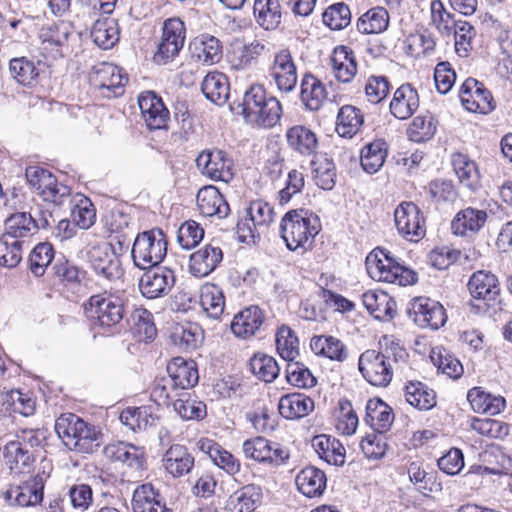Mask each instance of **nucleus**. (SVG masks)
Returning a JSON list of instances; mask_svg holds the SVG:
<instances>
[{
    "mask_svg": "<svg viewBox=\"0 0 512 512\" xmlns=\"http://www.w3.org/2000/svg\"><path fill=\"white\" fill-rule=\"evenodd\" d=\"M408 357L405 348L398 342L391 341L383 351L368 349L358 360V367L363 378L372 386L387 387L393 378V363L404 362Z\"/></svg>",
    "mask_w": 512,
    "mask_h": 512,
    "instance_id": "f257e3e1",
    "label": "nucleus"
},
{
    "mask_svg": "<svg viewBox=\"0 0 512 512\" xmlns=\"http://www.w3.org/2000/svg\"><path fill=\"white\" fill-rule=\"evenodd\" d=\"M84 312L95 333L110 335L119 331L125 308L118 296L105 292L92 295L84 304Z\"/></svg>",
    "mask_w": 512,
    "mask_h": 512,
    "instance_id": "f03ea898",
    "label": "nucleus"
},
{
    "mask_svg": "<svg viewBox=\"0 0 512 512\" xmlns=\"http://www.w3.org/2000/svg\"><path fill=\"white\" fill-rule=\"evenodd\" d=\"M321 230L319 217L309 210H291L280 223V235L291 251L310 249Z\"/></svg>",
    "mask_w": 512,
    "mask_h": 512,
    "instance_id": "7ed1b4c3",
    "label": "nucleus"
},
{
    "mask_svg": "<svg viewBox=\"0 0 512 512\" xmlns=\"http://www.w3.org/2000/svg\"><path fill=\"white\" fill-rule=\"evenodd\" d=\"M242 114L247 123L261 128H272L280 121L282 106L262 85H252L244 93Z\"/></svg>",
    "mask_w": 512,
    "mask_h": 512,
    "instance_id": "20e7f679",
    "label": "nucleus"
},
{
    "mask_svg": "<svg viewBox=\"0 0 512 512\" xmlns=\"http://www.w3.org/2000/svg\"><path fill=\"white\" fill-rule=\"evenodd\" d=\"M55 431L69 450L88 454L99 447L100 431L75 414L59 416L55 422Z\"/></svg>",
    "mask_w": 512,
    "mask_h": 512,
    "instance_id": "39448f33",
    "label": "nucleus"
},
{
    "mask_svg": "<svg viewBox=\"0 0 512 512\" xmlns=\"http://www.w3.org/2000/svg\"><path fill=\"white\" fill-rule=\"evenodd\" d=\"M365 265L369 276L378 282L406 286L417 281V274L413 270L401 265L389 252L382 249L370 252Z\"/></svg>",
    "mask_w": 512,
    "mask_h": 512,
    "instance_id": "423d86ee",
    "label": "nucleus"
},
{
    "mask_svg": "<svg viewBox=\"0 0 512 512\" xmlns=\"http://www.w3.org/2000/svg\"><path fill=\"white\" fill-rule=\"evenodd\" d=\"M39 50L46 59L58 60L72 52L77 35L69 22L43 25L38 31Z\"/></svg>",
    "mask_w": 512,
    "mask_h": 512,
    "instance_id": "0eeeda50",
    "label": "nucleus"
},
{
    "mask_svg": "<svg viewBox=\"0 0 512 512\" xmlns=\"http://www.w3.org/2000/svg\"><path fill=\"white\" fill-rule=\"evenodd\" d=\"M167 253L166 236L161 229H151L139 233L134 240L131 256L140 269L156 267Z\"/></svg>",
    "mask_w": 512,
    "mask_h": 512,
    "instance_id": "6e6552de",
    "label": "nucleus"
},
{
    "mask_svg": "<svg viewBox=\"0 0 512 512\" xmlns=\"http://www.w3.org/2000/svg\"><path fill=\"white\" fill-rule=\"evenodd\" d=\"M25 177L28 184L34 188L44 201L55 205H63L70 197V188L47 169L39 166L26 168Z\"/></svg>",
    "mask_w": 512,
    "mask_h": 512,
    "instance_id": "1a4fd4ad",
    "label": "nucleus"
},
{
    "mask_svg": "<svg viewBox=\"0 0 512 512\" xmlns=\"http://www.w3.org/2000/svg\"><path fill=\"white\" fill-rule=\"evenodd\" d=\"M267 79L280 93L289 94L298 82L297 66L289 49L277 51L267 68Z\"/></svg>",
    "mask_w": 512,
    "mask_h": 512,
    "instance_id": "9d476101",
    "label": "nucleus"
},
{
    "mask_svg": "<svg viewBox=\"0 0 512 512\" xmlns=\"http://www.w3.org/2000/svg\"><path fill=\"white\" fill-rule=\"evenodd\" d=\"M88 262L97 277L114 282L122 278L121 261L110 243L101 242L88 250Z\"/></svg>",
    "mask_w": 512,
    "mask_h": 512,
    "instance_id": "9b49d317",
    "label": "nucleus"
},
{
    "mask_svg": "<svg viewBox=\"0 0 512 512\" xmlns=\"http://www.w3.org/2000/svg\"><path fill=\"white\" fill-rule=\"evenodd\" d=\"M242 451L246 458L274 467L285 465L290 458L288 448L262 436L245 440Z\"/></svg>",
    "mask_w": 512,
    "mask_h": 512,
    "instance_id": "f8f14e48",
    "label": "nucleus"
},
{
    "mask_svg": "<svg viewBox=\"0 0 512 512\" xmlns=\"http://www.w3.org/2000/svg\"><path fill=\"white\" fill-rule=\"evenodd\" d=\"M186 39V28L180 18H169L164 21L162 37L154 55L157 64H166L178 56Z\"/></svg>",
    "mask_w": 512,
    "mask_h": 512,
    "instance_id": "ddd939ff",
    "label": "nucleus"
},
{
    "mask_svg": "<svg viewBox=\"0 0 512 512\" xmlns=\"http://www.w3.org/2000/svg\"><path fill=\"white\" fill-rule=\"evenodd\" d=\"M394 221L398 233L406 240L418 242L426 234L425 218L413 202H402L394 211Z\"/></svg>",
    "mask_w": 512,
    "mask_h": 512,
    "instance_id": "4468645a",
    "label": "nucleus"
},
{
    "mask_svg": "<svg viewBox=\"0 0 512 512\" xmlns=\"http://www.w3.org/2000/svg\"><path fill=\"white\" fill-rule=\"evenodd\" d=\"M90 81L103 95L117 97L123 93L128 75L121 67L103 62L93 67Z\"/></svg>",
    "mask_w": 512,
    "mask_h": 512,
    "instance_id": "2eb2a0df",
    "label": "nucleus"
},
{
    "mask_svg": "<svg viewBox=\"0 0 512 512\" xmlns=\"http://www.w3.org/2000/svg\"><path fill=\"white\" fill-rule=\"evenodd\" d=\"M459 98L463 107L469 112L488 114L495 108L490 91L474 78H467L462 83Z\"/></svg>",
    "mask_w": 512,
    "mask_h": 512,
    "instance_id": "dca6fc26",
    "label": "nucleus"
},
{
    "mask_svg": "<svg viewBox=\"0 0 512 512\" xmlns=\"http://www.w3.org/2000/svg\"><path fill=\"white\" fill-rule=\"evenodd\" d=\"M467 287L472 299L483 302L487 308L499 302L500 283L497 276L490 271L474 272L469 278Z\"/></svg>",
    "mask_w": 512,
    "mask_h": 512,
    "instance_id": "f3484780",
    "label": "nucleus"
},
{
    "mask_svg": "<svg viewBox=\"0 0 512 512\" xmlns=\"http://www.w3.org/2000/svg\"><path fill=\"white\" fill-rule=\"evenodd\" d=\"M142 118L149 130L167 129L170 112L161 97L154 91H144L138 96Z\"/></svg>",
    "mask_w": 512,
    "mask_h": 512,
    "instance_id": "a211bd4d",
    "label": "nucleus"
},
{
    "mask_svg": "<svg viewBox=\"0 0 512 512\" xmlns=\"http://www.w3.org/2000/svg\"><path fill=\"white\" fill-rule=\"evenodd\" d=\"M409 313L413 321L422 328L436 330L447 321L444 307L430 298L419 297L414 299Z\"/></svg>",
    "mask_w": 512,
    "mask_h": 512,
    "instance_id": "6ab92c4d",
    "label": "nucleus"
},
{
    "mask_svg": "<svg viewBox=\"0 0 512 512\" xmlns=\"http://www.w3.org/2000/svg\"><path fill=\"white\" fill-rule=\"evenodd\" d=\"M141 276L139 289L147 299H156L167 295L175 284L172 270L165 267H152Z\"/></svg>",
    "mask_w": 512,
    "mask_h": 512,
    "instance_id": "aec40b11",
    "label": "nucleus"
},
{
    "mask_svg": "<svg viewBox=\"0 0 512 512\" xmlns=\"http://www.w3.org/2000/svg\"><path fill=\"white\" fill-rule=\"evenodd\" d=\"M196 164L204 175L214 181L228 183L233 178V161L222 150L203 151Z\"/></svg>",
    "mask_w": 512,
    "mask_h": 512,
    "instance_id": "412c9836",
    "label": "nucleus"
},
{
    "mask_svg": "<svg viewBox=\"0 0 512 512\" xmlns=\"http://www.w3.org/2000/svg\"><path fill=\"white\" fill-rule=\"evenodd\" d=\"M103 454L108 460L119 462L132 470L141 471L145 468L146 452L144 447L128 442H114L104 447Z\"/></svg>",
    "mask_w": 512,
    "mask_h": 512,
    "instance_id": "4be33fe9",
    "label": "nucleus"
},
{
    "mask_svg": "<svg viewBox=\"0 0 512 512\" xmlns=\"http://www.w3.org/2000/svg\"><path fill=\"white\" fill-rule=\"evenodd\" d=\"M4 498L9 505L27 507L35 506L42 501L43 483L39 477H33L21 485L8 489Z\"/></svg>",
    "mask_w": 512,
    "mask_h": 512,
    "instance_id": "5701e85b",
    "label": "nucleus"
},
{
    "mask_svg": "<svg viewBox=\"0 0 512 512\" xmlns=\"http://www.w3.org/2000/svg\"><path fill=\"white\" fill-rule=\"evenodd\" d=\"M222 259L223 252L219 246L206 244L190 255L189 271L195 277H205L217 268Z\"/></svg>",
    "mask_w": 512,
    "mask_h": 512,
    "instance_id": "b1692460",
    "label": "nucleus"
},
{
    "mask_svg": "<svg viewBox=\"0 0 512 512\" xmlns=\"http://www.w3.org/2000/svg\"><path fill=\"white\" fill-rule=\"evenodd\" d=\"M288 147L295 153L310 157L318 149V137L316 133L305 125H293L285 133Z\"/></svg>",
    "mask_w": 512,
    "mask_h": 512,
    "instance_id": "393cba45",
    "label": "nucleus"
},
{
    "mask_svg": "<svg viewBox=\"0 0 512 512\" xmlns=\"http://www.w3.org/2000/svg\"><path fill=\"white\" fill-rule=\"evenodd\" d=\"M335 78L344 84L350 83L357 74L358 63L354 51L348 46H337L330 57Z\"/></svg>",
    "mask_w": 512,
    "mask_h": 512,
    "instance_id": "a878e982",
    "label": "nucleus"
},
{
    "mask_svg": "<svg viewBox=\"0 0 512 512\" xmlns=\"http://www.w3.org/2000/svg\"><path fill=\"white\" fill-rule=\"evenodd\" d=\"M198 210L203 216H217L219 219L225 218L230 212V208L220 191L212 185L204 186L199 189L196 195Z\"/></svg>",
    "mask_w": 512,
    "mask_h": 512,
    "instance_id": "bb28decb",
    "label": "nucleus"
},
{
    "mask_svg": "<svg viewBox=\"0 0 512 512\" xmlns=\"http://www.w3.org/2000/svg\"><path fill=\"white\" fill-rule=\"evenodd\" d=\"M133 512H173L166 506L164 498L151 483L138 486L132 497Z\"/></svg>",
    "mask_w": 512,
    "mask_h": 512,
    "instance_id": "cd10ccee",
    "label": "nucleus"
},
{
    "mask_svg": "<svg viewBox=\"0 0 512 512\" xmlns=\"http://www.w3.org/2000/svg\"><path fill=\"white\" fill-rule=\"evenodd\" d=\"M133 512H173L166 506L164 498L151 483L138 486L132 497Z\"/></svg>",
    "mask_w": 512,
    "mask_h": 512,
    "instance_id": "c85d7f7f",
    "label": "nucleus"
},
{
    "mask_svg": "<svg viewBox=\"0 0 512 512\" xmlns=\"http://www.w3.org/2000/svg\"><path fill=\"white\" fill-rule=\"evenodd\" d=\"M418 107L419 95L410 83L402 84L395 90L389 105L391 114L400 120L410 118Z\"/></svg>",
    "mask_w": 512,
    "mask_h": 512,
    "instance_id": "c756f323",
    "label": "nucleus"
},
{
    "mask_svg": "<svg viewBox=\"0 0 512 512\" xmlns=\"http://www.w3.org/2000/svg\"><path fill=\"white\" fill-rule=\"evenodd\" d=\"M162 466L173 478H180L192 470L194 457L185 446L175 444L164 453Z\"/></svg>",
    "mask_w": 512,
    "mask_h": 512,
    "instance_id": "7c9ffc66",
    "label": "nucleus"
},
{
    "mask_svg": "<svg viewBox=\"0 0 512 512\" xmlns=\"http://www.w3.org/2000/svg\"><path fill=\"white\" fill-rule=\"evenodd\" d=\"M192 56L203 65H214L223 57V47L220 40L209 34L195 37L190 43Z\"/></svg>",
    "mask_w": 512,
    "mask_h": 512,
    "instance_id": "2f4dec72",
    "label": "nucleus"
},
{
    "mask_svg": "<svg viewBox=\"0 0 512 512\" xmlns=\"http://www.w3.org/2000/svg\"><path fill=\"white\" fill-rule=\"evenodd\" d=\"M485 210L467 207L460 210L451 222V229L455 235L467 236L478 233L487 221Z\"/></svg>",
    "mask_w": 512,
    "mask_h": 512,
    "instance_id": "473e14b6",
    "label": "nucleus"
},
{
    "mask_svg": "<svg viewBox=\"0 0 512 512\" xmlns=\"http://www.w3.org/2000/svg\"><path fill=\"white\" fill-rule=\"evenodd\" d=\"M362 303L367 311L378 320L390 319L396 314V302L384 291H366L362 295Z\"/></svg>",
    "mask_w": 512,
    "mask_h": 512,
    "instance_id": "72a5a7b5",
    "label": "nucleus"
},
{
    "mask_svg": "<svg viewBox=\"0 0 512 512\" xmlns=\"http://www.w3.org/2000/svg\"><path fill=\"white\" fill-rule=\"evenodd\" d=\"M264 322L262 310L257 306H250L235 315L231 330L239 338H249L260 329Z\"/></svg>",
    "mask_w": 512,
    "mask_h": 512,
    "instance_id": "f704fd0d",
    "label": "nucleus"
},
{
    "mask_svg": "<svg viewBox=\"0 0 512 512\" xmlns=\"http://www.w3.org/2000/svg\"><path fill=\"white\" fill-rule=\"evenodd\" d=\"M365 421L373 429V433L384 435L393 424L394 413L381 399H370L366 404Z\"/></svg>",
    "mask_w": 512,
    "mask_h": 512,
    "instance_id": "c9c22d12",
    "label": "nucleus"
},
{
    "mask_svg": "<svg viewBox=\"0 0 512 512\" xmlns=\"http://www.w3.org/2000/svg\"><path fill=\"white\" fill-rule=\"evenodd\" d=\"M312 447L318 456L330 465L342 466L345 463L343 444L330 435H317L312 439Z\"/></svg>",
    "mask_w": 512,
    "mask_h": 512,
    "instance_id": "e433bc0d",
    "label": "nucleus"
},
{
    "mask_svg": "<svg viewBox=\"0 0 512 512\" xmlns=\"http://www.w3.org/2000/svg\"><path fill=\"white\" fill-rule=\"evenodd\" d=\"M278 410L286 419H300L314 410V401L303 393H291L280 398Z\"/></svg>",
    "mask_w": 512,
    "mask_h": 512,
    "instance_id": "4c0bfd02",
    "label": "nucleus"
},
{
    "mask_svg": "<svg viewBox=\"0 0 512 512\" xmlns=\"http://www.w3.org/2000/svg\"><path fill=\"white\" fill-rule=\"evenodd\" d=\"M37 233L35 217L30 212H15L4 223V233L13 240L29 238Z\"/></svg>",
    "mask_w": 512,
    "mask_h": 512,
    "instance_id": "58836bf2",
    "label": "nucleus"
},
{
    "mask_svg": "<svg viewBox=\"0 0 512 512\" xmlns=\"http://www.w3.org/2000/svg\"><path fill=\"white\" fill-rule=\"evenodd\" d=\"M364 124L362 111L353 105H343L336 117L335 131L340 137L351 139Z\"/></svg>",
    "mask_w": 512,
    "mask_h": 512,
    "instance_id": "ea45409f",
    "label": "nucleus"
},
{
    "mask_svg": "<svg viewBox=\"0 0 512 512\" xmlns=\"http://www.w3.org/2000/svg\"><path fill=\"white\" fill-rule=\"evenodd\" d=\"M300 98L307 109L319 110L327 98V90L324 84L311 73H306L300 84Z\"/></svg>",
    "mask_w": 512,
    "mask_h": 512,
    "instance_id": "a19ab883",
    "label": "nucleus"
},
{
    "mask_svg": "<svg viewBox=\"0 0 512 512\" xmlns=\"http://www.w3.org/2000/svg\"><path fill=\"white\" fill-rule=\"evenodd\" d=\"M310 348L317 356L343 362L348 358L345 344L338 338L330 335H318L311 338Z\"/></svg>",
    "mask_w": 512,
    "mask_h": 512,
    "instance_id": "79ce46f5",
    "label": "nucleus"
},
{
    "mask_svg": "<svg viewBox=\"0 0 512 512\" xmlns=\"http://www.w3.org/2000/svg\"><path fill=\"white\" fill-rule=\"evenodd\" d=\"M167 372L180 390L192 388L198 383L199 375L195 363L181 357L174 358L167 365Z\"/></svg>",
    "mask_w": 512,
    "mask_h": 512,
    "instance_id": "37998d69",
    "label": "nucleus"
},
{
    "mask_svg": "<svg viewBox=\"0 0 512 512\" xmlns=\"http://www.w3.org/2000/svg\"><path fill=\"white\" fill-rule=\"evenodd\" d=\"M467 399L476 413L497 415L506 407V401L502 396L486 393L480 387L470 389Z\"/></svg>",
    "mask_w": 512,
    "mask_h": 512,
    "instance_id": "c03bdc74",
    "label": "nucleus"
},
{
    "mask_svg": "<svg viewBox=\"0 0 512 512\" xmlns=\"http://www.w3.org/2000/svg\"><path fill=\"white\" fill-rule=\"evenodd\" d=\"M201 90L205 97L212 103L223 105L229 97L230 86L225 74L212 71L203 79Z\"/></svg>",
    "mask_w": 512,
    "mask_h": 512,
    "instance_id": "a18cd8bd",
    "label": "nucleus"
},
{
    "mask_svg": "<svg viewBox=\"0 0 512 512\" xmlns=\"http://www.w3.org/2000/svg\"><path fill=\"white\" fill-rule=\"evenodd\" d=\"M295 482L298 490L309 498L321 495L326 488L325 473L313 466L302 469Z\"/></svg>",
    "mask_w": 512,
    "mask_h": 512,
    "instance_id": "49530a36",
    "label": "nucleus"
},
{
    "mask_svg": "<svg viewBox=\"0 0 512 512\" xmlns=\"http://www.w3.org/2000/svg\"><path fill=\"white\" fill-rule=\"evenodd\" d=\"M262 489L250 484L234 492L228 499V508L231 512H252L260 504Z\"/></svg>",
    "mask_w": 512,
    "mask_h": 512,
    "instance_id": "de8ad7c7",
    "label": "nucleus"
},
{
    "mask_svg": "<svg viewBox=\"0 0 512 512\" xmlns=\"http://www.w3.org/2000/svg\"><path fill=\"white\" fill-rule=\"evenodd\" d=\"M93 42L102 49H110L119 41V28L117 20L111 17H102L95 21L91 29Z\"/></svg>",
    "mask_w": 512,
    "mask_h": 512,
    "instance_id": "09e8293b",
    "label": "nucleus"
},
{
    "mask_svg": "<svg viewBox=\"0 0 512 512\" xmlns=\"http://www.w3.org/2000/svg\"><path fill=\"white\" fill-rule=\"evenodd\" d=\"M480 457L483 462L482 468L487 474L512 475V457L501 448L492 446L486 449Z\"/></svg>",
    "mask_w": 512,
    "mask_h": 512,
    "instance_id": "8fccbe9b",
    "label": "nucleus"
},
{
    "mask_svg": "<svg viewBox=\"0 0 512 512\" xmlns=\"http://www.w3.org/2000/svg\"><path fill=\"white\" fill-rule=\"evenodd\" d=\"M405 400L414 408L429 410L436 405V394L426 384L411 381L404 388Z\"/></svg>",
    "mask_w": 512,
    "mask_h": 512,
    "instance_id": "3c124183",
    "label": "nucleus"
},
{
    "mask_svg": "<svg viewBox=\"0 0 512 512\" xmlns=\"http://www.w3.org/2000/svg\"><path fill=\"white\" fill-rule=\"evenodd\" d=\"M451 162L460 183L470 190H475L480 184L475 162L463 153H454Z\"/></svg>",
    "mask_w": 512,
    "mask_h": 512,
    "instance_id": "603ef678",
    "label": "nucleus"
},
{
    "mask_svg": "<svg viewBox=\"0 0 512 512\" xmlns=\"http://www.w3.org/2000/svg\"><path fill=\"white\" fill-rule=\"evenodd\" d=\"M389 13L384 7H373L359 17L357 29L362 34H379L389 26Z\"/></svg>",
    "mask_w": 512,
    "mask_h": 512,
    "instance_id": "864d4df0",
    "label": "nucleus"
},
{
    "mask_svg": "<svg viewBox=\"0 0 512 512\" xmlns=\"http://www.w3.org/2000/svg\"><path fill=\"white\" fill-rule=\"evenodd\" d=\"M200 305L210 318L219 319L225 308L222 289L215 284L203 285L200 291Z\"/></svg>",
    "mask_w": 512,
    "mask_h": 512,
    "instance_id": "5fc2aeb1",
    "label": "nucleus"
},
{
    "mask_svg": "<svg viewBox=\"0 0 512 512\" xmlns=\"http://www.w3.org/2000/svg\"><path fill=\"white\" fill-rule=\"evenodd\" d=\"M254 16L266 30L275 29L281 23V6L278 0H255Z\"/></svg>",
    "mask_w": 512,
    "mask_h": 512,
    "instance_id": "6e6d98bb",
    "label": "nucleus"
},
{
    "mask_svg": "<svg viewBox=\"0 0 512 512\" xmlns=\"http://www.w3.org/2000/svg\"><path fill=\"white\" fill-rule=\"evenodd\" d=\"M430 359L438 371L451 379H459L464 372L461 362L442 347L433 348L430 353Z\"/></svg>",
    "mask_w": 512,
    "mask_h": 512,
    "instance_id": "4d7b16f0",
    "label": "nucleus"
},
{
    "mask_svg": "<svg viewBox=\"0 0 512 512\" xmlns=\"http://www.w3.org/2000/svg\"><path fill=\"white\" fill-rule=\"evenodd\" d=\"M387 157V146L382 140L367 144L361 151V166L369 174L376 173Z\"/></svg>",
    "mask_w": 512,
    "mask_h": 512,
    "instance_id": "13d9d810",
    "label": "nucleus"
},
{
    "mask_svg": "<svg viewBox=\"0 0 512 512\" xmlns=\"http://www.w3.org/2000/svg\"><path fill=\"white\" fill-rule=\"evenodd\" d=\"M174 411L183 420H202L207 415L206 404L188 393H181L180 397L173 402Z\"/></svg>",
    "mask_w": 512,
    "mask_h": 512,
    "instance_id": "bf43d9fd",
    "label": "nucleus"
},
{
    "mask_svg": "<svg viewBox=\"0 0 512 512\" xmlns=\"http://www.w3.org/2000/svg\"><path fill=\"white\" fill-rule=\"evenodd\" d=\"M276 348L282 359L292 362L299 355V340L288 326H281L276 333Z\"/></svg>",
    "mask_w": 512,
    "mask_h": 512,
    "instance_id": "052dcab7",
    "label": "nucleus"
},
{
    "mask_svg": "<svg viewBox=\"0 0 512 512\" xmlns=\"http://www.w3.org/2000/svg\"><path fill=\"white\" fill-rule=\"evenodd\" d=\"M456 53L461 57H467L472 50V42L476 37V29L468 21L457 19L452 28Z\"/></svg>",
    "mask_w": 512,
    "mask_h": 512,
    "instance_id": "680f3d73",
    "label": "nucleus"
},
{
    "mask_svg": "<svg viewBox=\"0 0 512 512\" xmlns=\"http://www.w3.org/2000/svg\"><path fill=\"white\" fill-rule=\"evenodd\" d=\"M171 339L177 347L189 351L198 347L203 339V333L194 324L177 325L173 330Z\"/></svg>",
    "mask_w": 512,
    "mask_h": 512,
    "instance_id": "e2e57ef3",
    "label": "nucleus"
},
{
    "mask_svg": "<svg viewBox=\"0 0 512 512\" xmlns=\"http://www.w3.org/2000/svg\"><path fill=\"white\" fill-rule=\"evenodd\" d=\"M251 372L260 380L271 383L279 375L280 368L276 360L267 354L257 353L250 360Z\"/></svg>",
    "mask_w": 512,
    "mask_h": 512,
    "instance_id": "0e129e2a",
    "label": "nucleus"
},
{
    "mask_svg": "<svg viewBox=\"0 0 512 512\" xmlns=\"http://www.w3.org/2000/svg\"><path fill=\"white\" fill-rule=\"evenodd\" d=\"M9 72L17 83L24 86L32 85L39 74L35 63L26 57L11 59L9 62Z\"/></svg>",
    "mask_w": 512,
    "mask_h": 512,
    "instance_id": "69168bd1",
    "label": "nucleus"
},
{
    "mask_svg": "<svg viewBox=\"0 0 512 512\" xmlns=\"http://www.w3.org/2000/svg\"><path fill=\"white\" fill-rule=\"evenodd\" d=\"M358 427V416L347 399H341L336 412V430L342 435H352Z\"/></svg>",
    "mask_w": 512,
    "mask_h": 512,
    "instance_id": "338daca9",
    "label": "nucleus"
},
{
    "mask_svg": "<svg viewBox=\"0 0 512 512\" xmlns=\"http://www.w3.org/2000/svg\"><path fill=\"white\" fill-rule=\"evenodd\" d=\"M120 421L132 431L146 430L154 422L147 407H128L120 414Z\"/></svg>",
    "mask_w": 512,
    "mask_h": 512,
    "instance_id": "774afa93",
    "label": "nucleus"
}]
</instances>
